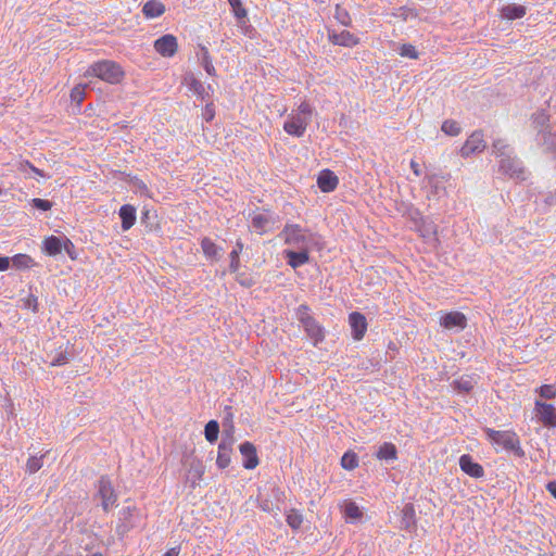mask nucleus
Returning a JSON list of instances; mask_svg holds the SVG:
<instances>
[{"label": "nucleus", "mask_w": 556, "mask_h": 556, "mask_svg": "<svg viewBox=\"0 0 556 556\" xmlns=\"http://www.w3.org/2000/svg\"><path fill=\"white\" fill-rule=\"evenodd\" d=\"M484 432L493 444L500 445L506 451L514 452L519 457L525 455L520 446L519 438L514 431H500L485 428Z\"/></svg>", "instance_id": "3"}, {"label": "nucleus", "mask_w": 556, "mask_h": 556, "mask_svg": "<svg viewBox=\"0 0 556 556\" xmlns=\"http://www.w3.org/2000/svg\"><path fill=\"white\" fill-rule=\"evenodd\" d=\"M428 180H429V185H432V184H433V180H434V176H429V177H428Z\"/></svg>", "instance_id": "62"}, {"label": "nucleus", "mask_w": 556, "mask_h": 556, "mask_svg": "<svg viewBox=\"0 0 556 556\" xmlns=\"http://www.w3.org/2000/svg\"><path fill=\"white\" fill-rule=\"evenodd\" d=\"M349 323L352 329L353 339H363L367 330L366 317L362 313L353 312L349 315Z\"/></svg>", "instance_id": "11"}, {"label": "nucleus", "mask_w": 556, "mask_h": 556, "mask_svg": "<svg viewBox=\"0 0 556 556\" xmlns=\"http://www.w3.org/2000/svg\"><path fill=\"white\" fill-rule=\"evenodd\" d=\"M239 451L243 456V467L245 469H254L257 467L260 460L256 453V447L253 443L245 441L239 445Z\"/></svg>", "instance_id": "10"}, {"label": "nucleus", "mask_w": 556, "mask_h": 556, "mask_svg": "<svg viewBox=\"0 0 556 556\" xmlns=\"http://www.w3.org/2000/svg\"><path fill=\"white\" fill-rule=\"evenodd\" d=\"M339 184L338 177L330 169H323L317 178V186L323 192H332Z\"/></svg>", "instance_id": "18"}, {"label": "nucleus", "mask_w": 556, "mask_h": 556, "mask_svg": "<svg viewBox=\"0 0 556 556\" xmlns=\"http://www.w3.org/2000/svg\"><path fill=\"white\" fill-rule=\"evenodd\" d=\"M11 260L8 256H0V271L7 270L10 267Z\"/></svg>", "instance_id": "55"}, {"label": "nucleus", "mask_w": 556, "mask_h": 556, "mask_svg": "<svg viewBox=\"0 0 556 556\" xmlns=\"http://www.w3.org/2000/svg\"><path fill=\"white\" fill-rule=\"evenodd\" d=\"M531 126L538 132H542L543 130L551 127L549 125V116L544 112L540 111L532 115Z\"/></svg>", "instance_id": "28"}, {"label": "nucleus", "mask_w": 556, "mask_h": 556, "mask_svg": "<svg viewBox=\"0 0 556 556\" xmlns=\"http://www.w3.org/2000/svg\"><path fill=\"white\" fill-rule=\"evenodd\" d=\"M341 466L346 470H353L358 466V457L353 452H346L341 458Z\"/></svg>", "instance_id": "39"}, {"label": "nucleus", "mask_w": 556, "mask_h": 556, "mask_svg": "<svg viewBox=\"0 0 556 556\" xmlns=\"http://www.w3.org/2000/svg\"><path fill=\"white\" fill-rule=\"evenodd\" d=\"M71 99L73 102L80 104L85 99V86L77 85L71 91Z\"/></svg>", "instance_id": "43"}, {"label": "nucleus", "mask_w": 556, "mask_h": 556, "mask_svg": "<svg viewBox=\"0 0 556 556\" xmlns=\"http://www.w3.org/2000/svg\"><path fill=\"white\" fill-rule=\"evenodd\" d=\"M236 280L238 283L245 288H250L255 283L254 279L244 273L237 271Z\"/></svg>", "instance_id": "48"}, {"label": "nucleus", "mask_w": 556, "mask_h": 556, "mask_svg": "<svg viewBox=\"0 0 556 556\" xmlns=\"http://www.w3.org/2000/svg\"><path fill=\"white\" fill-rule=\"evenodd\" d=\"M63 249L65 250V252L68 254V256L72 258V260H75L76 256H75V247L73 244V242L65 238L64 242H63Z\"/></svg>", "instance_id": "52"}, {"label": "nucleus", "mask_w": 556, "mask_h": 556, "mask_svg": "<svg viewBox=\"0 0 556 556\" xmlns=\"http://www.w3.org/2000/svg\"><path fill=\"white\" fill-rule=\"evenodd\" d=\"M197 56L205 72L211 76H215L216 70L212 63V59L210 56L207 48L204 46H200L199 51L197 52Z\"/></svg>", "instance_id": "26"}, {"label": "nucleus", "mask_w": 556, "mask_h": 556, "mask_svg": "<svg viewBox=\"0 0 556 556\" xmlns=\"http://www.w3.org/2000/svg\"><path fill=\"white\" fill-rule=\"evenodd\" d=\"M275 224V218L268 213H257L253 215L251 225L258 232L264 233Z\"/></svg>", "instance_id": "21"}, {"label": "nucleus", "mask_w": 556, "mask_h": 556, "mask_svg": "<svg viewBox=\"0 0 556 556\" xmlns=\"http://www.w3.org/2000/svg\"><path fill=\"white\" fill-rule=\"evenodd\" d=\"M535 141L539 146L544 147L545 150H553L556 147V132H553L549 127L542 132H538Z\"/></svg>", "instance_id": "25"}, {"label": "nucleus", "mask_w": 556, "mask_h": 556, "mask_svg": "<svg viewBox=\"0 0 556 556\" xmlns=\"http://www.w3.org/2000/svg\"><path fill=\"white\" fill-rule=\"evenodd\" d=\"M233 432H235V426H233V424H230L228 426V428L223 431V434H222V440H225V439L231 440V446H233L235 441H236Z\"/></svg>", "instance_id": "53"}, {"label": "nucleus", "mask_w": 556, "mask_h": 556, "mask_svg": "<svg viewBox=\"0 0 556 556\" xmlns=\"http://www.w3.org/2000/svg\"><path fill=\"white\" fill-rule=\"evenodd\" d=\"M243 250V243L241 240H238L236 242V247L235 249L230 252V264H229V270L231 273H237L238 269H239V266H240V261H239V254L242 252Z\"/></svg>", "instance_id": "33"}, {"label": "nucleus", "mask_w": 556, "mask_h": 556, "mask_svg": "<svg viewBox=\"0 0 556 556\" xmlns=\"http://www.w3.org/2000/svg\"><path fill=\"white\" fill-rule=\"evenodd\" d=\"M409 165H410V168H412V170L414 172V174L416 176H420L421 175L420 166H419V164L415 160H412Z\"/></svg>", "instance_id": "56"}, {"label": "nucleus", "mask_w": 556, "mask_h": 556, "mask_svg": "<svg viewBox=\"0 0 556 556\" xmlns=\"http://www.w3.org/2000/svg\"><path fill=\"white\" fill-rule=\"evenodd\" d=\"M400 54L405 58H409L413 60H416L418 58V52L416 51V48L412 45H403L401 47Z\"/></svg>", "instance_id": "47"}, {"label": "nucleus", "mask_w": 556, "mask_h": 556, "mask_svg": "<svg viewBox=\"0 0 556 556\" xmlns=\"http://www.w3.org/2000/svg\"><path fill=\"white\" fill-rule=\"evenodd\" d=\"M459 467L460 469L472 478H481L484 476L483 467L473 462L472 457L468 454H464L459 458Z\"/></svg>", "instance_id": "16"}, {"label": "nucleus", "mask_w": 556, "mask_h": 556, "mask_svg": "<svg viewBox=\"0 0 556 556\" xmlns=\"http://www.w3.org/2000/svg\"><path fill=\"white\" fill-rule=\"evenodd\" d=\"M343 513L345 518L355 521L363 517V511L355 502L345 501L343 505Z\"/></svg>", "instance_id": "31"}, {"label": "nucleus", "mask_w": 556, "mask_h": 556, "mask_svg": "<svg viewBox=\"0 0 556 556\" xmlns=\"http://www.w3.org/2000/svg\"><path fill=\"white\" fill-rule=\"evenodd\" d=\"M201 248L205 256L207 257H216L219 252V248L210 239L203 238L201 241Z\"/></svg>", "instance_id": "37"}, {"label": "nucleus", "mask_w": 556, "mask_h": 556, "mask_svg": "<svg viewBox=\"0 0 556 556\" xmlns=\"http://www.w3.org/2000/svg\"><path fill=\"white\" fill-rule=\"evenodd\" d=\"M10 260L16 269H27L36 265L35 261L27 254H16Z\"/></svg>", "instance_id": "32"}, {"label": "nucleus", "mask_w": 556, "mask_h": 556, "mask_svg": "<svg viewBox=\"0 0 556 556\" xmlns=\"http://www.w3.org/2000/svg\"><path fill=\"white\" fill-rule=\"evenodd\" d=\"M308 117L301 114H293L285 122L283 129L287 134L302 137L308 125Z\"/></svg>", "instance_id": "8"}, {"label": "nucleus", "mask_w": 556, "mask_h": 556, "mask_svg": "<svg viewBox=\"0 0 556 556\" xmlns=\"http://www.w3.org/2000/svg\"><path fill=\"white\" fill-rule=\"evenodd\" d=\"M286 521L293 530H298L303 523V515L296 509H290L287 513Z\"/></svg>", "instance_id": "36"}, {"label": "nucleus", "mask_w": 556, "mask_h": 556, "mask_svg": "<svg viewBox=\"0 0 556 556\" xmlns=\"http://www.w3.org/2000/svg\"><path fill=\"white\" fill-rule=\"evenodd\" d=\"M23 307L27 309H31L33 312L38 311V298L30 293L25 299H22Z\"/></svg>", "instance_id": "45"}, {"label": "nucleus", "mask_w": 556, "mask_h": 556, "mask_svg": "<svg viewBox=\"0 0 556 556\" xmlns=\"http://www.w3.org/2000/svg\"><path fill=\"white\" fill-rule=\"evenodd\" d=\"M165 12L163 3L156 0H149L142 8V13L148 18H154L161 16Z\"/></svg>", "instance_id": "27"}, {"label": "nucleus", "mask_w": 556, "mask_h": 556, "mask_svg": "<svg viewBox=\"0 0 556 556\" xmlns=\"http://www.w3.org/2000/svg\"><path fill=\"white\" fill-rule=\"evenodd\" d=\"M26 467H27V470L29 471V473L37 472L42 467V456L41 457H36V456L29 457L27 460Z\"/></svg>", "instance_id": "44"}, {"label": "nucleus", "mask_w": 556, "mask_h": 556, "mask_svg": "<svg viewBox=\"0 0 556 556\" xmlns=\"http://www.w3.org/2000/svg\"><path fill=\"white\" fill-rule=\"evenodd\" d=\"M91 556H102V554L101 553H93V554H91Z\"/></svg>", "instance_id": "63"}, {"label": "nucleus", "mask_w": 556, "mask_h": 556, "mask_svg": "<svg viewBox=\"0 0 556 556\" xmlns=\"http://www.w3.org/2000/svg\"><path fill=\"white\" fill-rule=\"evenodd\" d=\"M285 254L288 265L294 269L308 263L309 261L308 249H300L298 251L286 250Z\"/></svg>", "instance_id": "20"}, {"label": "nucleus", "mask_w": 556, "mask_h": 556, "mask_svg": "<svg viewBox=\"0 0 556 556\" xmlns=\"http://www.w3.org/2000/svg\"><path fill=\"white\" fill-rule=\"evenodd\" d=\"M178 555H179V548H178V547L169 548V549L164 554V556H178Z\"/></svg>", "instance_id": "59"}, {"label": "nucleus", "mask_w": 556, "mask_h": 556, "mask_svg": "<svg viewBox=\"0 0 556 556\" xmlns=\"http://www.w3.org/2000/svg\"><path fill=\"white\" fill-rule=\"evenodd\" d=\"M467 319L465 315L460 312H450L443 315L440 319V324L442 327L446 329L459 328L464 329L466 327Z\"/></svg>", "instance_id": "19"}, {"label": "nucleus", "mask_w": 556, "mask_h": 556, "mask_svg": "<svg viewBox=\"0 0 556 556\" xmlns=\"http://www.w3.org/2000/svg\"><path fill=\"white\" fill-rule=\"evenodd\" d=\"M546 489L556 498V481L548 482Z\"/></svg>", "instance_id": "58"}, {"label": "nucleus", "mask_w": 556, "mask_h": 556, "mask_svg": "<svg viewBox=\"0 0 556 556\" xmlns=\"http://www.w3.org/2000/svg\"><path fill=\"white\" fill-rule=\"evenodd\" d=\"M492 153L501 159L510 155V149L508 144L503 139H497L492 144Z\"/></svg>", "instance_id": "38"}, {"label": "nucleus", "mask_w": 556, "mask_h": 556, "mask_svg": "<svg viewBox=\"0 0 556 556\" xmlns=\"http://www.w3.org/2000/svg\"><path fill=\"white\" fill-rule=\"evenodd\" d=\"M402 528L412 531L416 527V513L413 504H406L402 509Z\"/></svg>", "instance_id": "24"}, {"label": "nucleus", "mask_w": 556, "mask_h": 556, "mask_svg": "<svg viewBox=\"0 0 556 556\" xmlns=\"http://www.w3.org/2000/svg\"><path fill=\"white\" fill-rule=\"evenodd\" d=\"M62 249L63 242L55 236H50L43 241V251L50 256L60 254Z\"/></svg>", "instance_id": "29"}, {"label": "nucleus", "mask_w": 556, "mask_h": 556, "mask_svg": "<svg viewBox=\"0 0 556 556\" xmlns=\"http://www.w3.org/2000/svg\"><path fill=\"white\" fill-rule=\"evenodd\" d=\"M219 434V425L216 420H210L204 428L205 439L210 443H214L217 441Z\"/></svg>", "instance_id": "34"}, {"label": "nucleus", "mask_w": 556, "mask_h": 556, "mask_svg": "<svg viewBox=\"0 0 556 556\" xmlns=\"http://www.w3.org/2000/svg\"><path fill=\"white\" fill-rule=\"evenodd\" d=\"M20 169L21 172L23 173H26L27 169L31 170L33 173L41 176V177H46V175L43 174V172L37 167H35L31 163H29L28 161L26 162H23L21 163L20 165Z\"/></svg>", "instance_id": "51"}, {"label": "nucleus", "mask_w": 556, "mask_h": 556, "mask_svg": "<svg viewBox=\"0 0 556 556\" xmlns=\"http://www.w3.org/2000/svg\"><path fill=\"white\" fill-rule=\"evenodd\" d=\"M299 320L303 325L307 336L317 345L325 338L321 326L308 314L307 306L302 305L299 311Z\"/></svg>", "instance_id": "5"}, {"label": "nucleus", "mask_w": 556, "mask_h": 556, "mask_svg": "<svg viewBox=\"0 0 556 556\" xmlns=\"http://www.w3.org/2000/svg\"><path fill=\"white\" fill-rule=\"evenodd\" d=\"M539 393L544 399H553L556 395V389L552 384H544L540 388Z\"/></svg>", "instance_id": "50"}, {"label": "nucleus", "mask_w": 556, "mask_h": 556, "mask_svg": "<svg viewBox=\"0 0 556 556\" xmlns=\"http://www.w3.org/2000/svg\"><path fill=\"white\" fill-rule=\"evenodd\" d=\"M500 170L503 174L508 175L510 178L517 180H525L527 178L522 162L511 155H507L506 157L501 159Z\"/></svg>", "instance_id": "7"}, {"label": "nucleus", "mask_w": 556, "mask_h": 556, "mask_svg": "<svg viewBox=\"0 0 556 556\" xmlns=\"http://www.w3.org/2000/svg\"><path fill=\"white\" fill-rule=\"evenodd\" d=\"M535 410L539 419L547 427H556V409L552 404L535 402Z\"/></svg>", "instance_id": "12"}, {"label": "nucleus", "mask_w": 556, "mask_h": 556, "mask_svg": "<svg viewBox=\"0 0 556 556\" xmlns=\"http://www.w3.org/2000/svg\"><path fill=\"white\" fill-rule=\"evenodd\" d=\"M97 496L101 498V506L104 511H109L117 501L112 482L106 476H102L98 481Z\"/></svg>", "instance_id": "6"}, {"label": "nucleus", "mask_w": 556, "mask_h": 556, "mask_svg": "<svg viewBox=\"0 0 556 556\" xmlns=\"http://www.w3.org/2000/svg\"><path fill=\"white\" fill-rule=\"evenodd\" d=\"M280 237L283 238L286 244L291 245L296 250L309 249V247L315 242L314 235L296 224H287L281 231Z\"/></svg>", "instance_id": "2"}, {"label": "nucleus", "mask_w": 556, "mask_h": 556, "mask_svg": "<svg viewBox=\"0 0 556 556\" xmlns=\"http://www.w3.org/2000/svg\"><path fill=\"white\" fill-rule=\"evenodd\" d=\"M226 418H225V421H224V426H229L230 424H232V413H231V407H226Z\"/></svg>", "instance_id": "57"}, {"label": "nucleus", "mask_w": 556, "mask_h": 556, "mask_svg": "<svg viewBox=\"0 0 556 556\" xmlns=\"http://www.w3.org/2000/svg\"><path fill=\"white\" fill-rule=\"evenodd\" d=\"M31 205L41 211H49L52 207V203L49 200L35 198L31 200Z\"/></svg>", "instance_id": "49"}, {"label": "nucleus", "mask_w": 556, "mask_h": 556, "mask_svg": "<svg viewBox=\"0 0 556 556\" xmlns=\"http://www.w3.org/2000/svg\"><path fill=\"white\" fill-rule=\"evenodd\" d=\"M124 75L121 65L110 60L93 63L85 73L86 77L94 76L112 85L121 83Z\"/></svg>", "instance_id": "1"}, {"label": "nucleus", "mask_w": 556, "mask_h": 556, "mask_svg": "<svg viewBox=\"0 0 556 556\" xmlns=\"http://www.w3.org/2000/svg\"><path fill=\"white\" fill-rule=\"evenodd\" d=\"M135 185H136V187H137L140 191H147V190H148L147 185H146L143 181H141V180H140V181H138V182H136Z\"/></svg>", "instance_id": "60"}, {"label": "nucleus", "mask_w": 556, "mask_h": 556, "mask_svg": "<svg viewBox=\"0 0 556 556\" xmlns=\"http://www.w3.org/2000/svg\"><path fill=\"white\" fill-rule=\"evenodd\" d=\"M185 81L189 86V89L192 90L195 94L204 99L205 88L199 79H197L192 74L185 77Z\"/></svg>", "instance_id": "35"}, {"label": "nucleus", "mask_w": 556, "mask_h": 556, "mask_svg": "<svg viewBox=\"0 0 556 556\" xmlns=\"http://www.w3.org/2000/svg\"><path fill=\"white\" fill-rule=\"evenodd\" d=\"M376 457L378 459H396L397 451L393 443L386 442L383 443L376 453Z\"/></svg>", "instance_id": "30"}, {"label": "nucleus", "mask_w": 556, "mask_h": 556, "mask_svg": "<svg viewBox=\"0 0 556 556\" xmlns=\"http://www.w3.org/2000/svg\"><path fill=\"white\" fill-rule=\"evenodd\" d=\"M71 356L66 351L59 352L51 361L52 366H62L70 362Z\"/></svg>", "instance_id": "46"}, {"label": "nucleus", "mask_w": 556, "mask_h": 556, "mask_svg": "<svg viewBox=\"0 0 556 556\" xmlns=\"http://www.w3.org/2000/svg\"><path fill=\"white\" fill-rule=\"evenodd\" d=\"M184 466L186 467L187 482H189L191 489H195L204 476V463L191 453L184 457Z\"/></svg>", "instance_id": "4"}, {"label": "nucleus", "mask_w": 556, "mask_h": 556, "mask_svg": "<svg viewBox=\"0 0 556 556\" xmlns=\"http://www.w3.org/2000/svg\"><path fill=\"white\" fill-rule=\"evenodd\" d=\"M206 114H207V116H206L207 121L213 118V112L208 106H206Z\"/></svg>", "instance_id": "61"}, {"label": "nucleus", "mask_w": 556, "mask_h": 556, "mask_svg": "<svg viewBox=\"0 0 556 556\" xmlns=\"http://www.w3.org/2000/svg\"><path fill=\"white\" fill-rule=\"evenodd\" d=\"M500 12L503 18L514 21L523 17L527 9L521 4L507 3L501 8Z\"/></svg>", "instance_id": "22"}, {"label": "nucleus", "mask_w": 556, "mask_h": 556, "mask_svg": "<svg viewBox=\"0 0 556 556\" xmlns=\"http://www.w3.org/2000/svg\"><path fill=\"white\" fill-rule=\"evenodd\" d=\"M485 149V142L483 139L482 131L476 130L473 131L469 138L466 140L464 146L460 149V154L464 157H468L469 155L481 152Z\"/></svg>", "instance_id": "9"}, {"label": "nucleus", "mask_w": 556, "mask_h": 556, "mask_svg": "<svg viewBox=\"0 0 556 556\" xmlns=\"http://www.w3.org/2000/svg\"><path fill=\"white\" fill-rule=\"evenodd\" d=\"M328 39L331 43L352 48L358 45L359 39L352 33L348 30H342L341 33H336L334 30L328 31Z\"/></svg>", "instance_id": "15"}, {"label": "nucleus", "mask_w": 556, "mask_h": 556, "mask_svg": "<svg viewBox=\"0 0 556 556\" xmlns=\"http://www.w3.org/2000/svg\"><path fill=\"white\" fill-rule=\"evenodd\" d=\"M118 214L122 219V229L124 231L130 229L136 222V208L130 204H125L119 208Z\"/></svg>", "instance_id": "23"}, {"label": "nucleus", "mask_w": 556, "mask_h": 556, "mask_svg": "<svg viewBox=\"0 0 556 556\" xmlns=\"http://www.w3.org/2000/svg\"><path fill=\"white\" fill-rule=\"evenodd\" d=\"M233 452V446H231V440L225 439L220 440L218 444L217 450V457H216V466L219 469H226L230 463H231V455Z\"/></svg>", "instance_id": "13"}, {"label": "nucleus", "mask_w": 556, "mask_h": 556, "mask_svg": "<svg viewBox=\"0 0 556 556\" xmlns=\"http://www.w3.org/2000/svg\"><path fill=\"white\" fill-rule=\"evenodd\" d=\"M478 384V376L476 375H464L452 382L453 389L458 394H469L475 387Z\"/></svg>", "instance_id": "17"}, {"label": "nucleus", "mask_w": 556, "mask_h": 556, "mask_svg": "<svg viewBox=\"0 0 556 556\" xmlns=\"http://www.w3.org/2000/svg\"><path fill=\"white\" fill-rule=\"evenodd\" d=\"M442 131L448 136H457L460 134V126L456 121L446 119L443 122Z\"/></svg>", "instance_id": "40"}, {"label": "nucleus", "mask_w": 556, "mask_h": 556, "mask_svg": "<svg viewBox=\"0 0 556 556\" xmlns=\"http://www.w3.org/2000/svg\"><path fill=\"white\" fill-rule=\"evenodd\" d=\"M334 17L343 26H350L352 23L349 12L340 4L336 5Z\"/></svg>", "instance_id": "41"}, {"label": "nucleus", "mask_w": 556, "mask_h": 556, "mask_svg": "<svg viewBox=\"0 0 556 556\" xmlns=\"http://www.w3.org/2000/svg\"><path fill=\"white\" fill-rule=\"evenodd\" d=\"M298 114H301L302 116H307L308 119L311 118V115H312V108L308 103L306 102H303L301 103V105L299 106V113Z\"/></svg>", "instance_id": "54"}, {"label": "nucleus", "mask_w": 556, "mask_h": 556, "mask_svg": "<svg viewBox=\"0 0 556 556\" xmlns=\"http://www.w3.org/2000/svg\"><path fill=\"white\" fill-rule=\"evenodd\" d=\"M177 47V39L173 35H164L154 42L155 50L167 58L176 53Z\"/></svg>", "instance_id": "14"}, {"label": "nucleus", "mask_w": 556, "mask_h": 556, "mask_svg": "<svg viewBox=\"0 0 556 556\" xmlns=\"http://www.w3.org/2000/svg\"><path fill=\"white\" fill-rule=\"evenodd\" d=\"M228 2L231 5L235 16L238 20L244 18L247 16V10L243 8L241 0H228Z\"/></svg>", "instance_id": "42"}]
</instances>
